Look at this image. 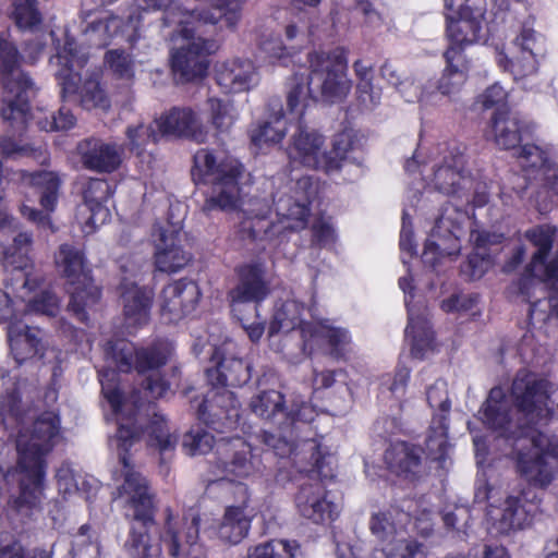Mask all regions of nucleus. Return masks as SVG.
Returning <instances> with one entry per match:
<instances>
[{"instance_id": "052dcab7", "label": "nucleus", "mask_w": 558, "mask_h": 558, "mask_svg": "<svg viewBox=\"0 0 558 558\" xmlns=\"http://www.w3.org/2000/svg\"><path fill=\"white\" fill-rule=\"evenodd\" d=\"M477 104H481L483 109H493L497 110H510L508 107V93L507 90L499 84L494 83L488 86L478 97Z\"/></svg>"}, {"instance_id": "09e8293b", "label": "nucleus", "mask_w": 558, "mask_h": 558, "mask_svg": "<svg viewBox=\"0 0 558 558\" xmlns=\"http://www.w3.org/2000/svg\"><path fill=\"white\" fill-rule=\"evenodd\" d=\"M149 445L156 447L162 456L173 452L178 444V436L170 433L163 415L154 413L147 427Z\"/></svg>"}, {"instance_id": "412c9836", "label": "nucleus", "mask_w": 558, "mask_h": 558, "mask_svg": "<svg viewBox=\"0 0 558 558\" xmlns=\"http://www.w3.org/2000/svg\"><path fill=\"white\" fill-rule=\"evenodd\" d=\"M426 399L432 409H438L434 414L426 438V448L434 460H442L448 451L447 414L450 410L446 381L438 379L426 391Z\"/></svg>"}, {"instance_id": "49530a36", "label": "nucleus", "mask_w": 558, "mask_h": 558, "mask_svg": "<svg viewBox=\"0 0 558 558\" xmlns=\"http://www.w3.org/2000/svg\"><path fill=\"white\" fill-rule=\"evenodd\" d=\"M466 147L464 144L451 140L440 149L441 159L436 166L434 174H464L466 167Z\"/></svg>"}, {"instance_id": "c756f323", "label": "nucleus", "mask_w": 558, "mask_h": 558, "mask_svg": "<svg viewBox=\"0 0 558 558\" xmlns=\"http://www.w3.org/2000/svg\"><path fill=\"white\" fill-rule=\"evenodd\" d=\"M311 186V177H301L296 181V187L304 191V197L299 198L284 195L275 202V210L283 229L298 231L303 230L307 226V218L310 216L307 190Z\"/></svg>"}, {"instance_id": "6e6d98bb", "label": "nucleus", "mask_w": 558, "mask_h": 558, "mask_svg": "<svg viewBox=\"0 0 558 558\" xmlns=\"http://www.w3.org/2000/svg\"><path fill=\"white\" fill-rule=\"evenodd\" d=\"M259 49L272 63L277 61L284 66L293 62V58L296 53L294 47H287L278 36H270L262 40Z\"/></svg>"}, {"instance_id": "e433bc0d", "label": "nucleus", "mask_w": 558, "mask_h": 558, "mask_svg": "<svg viewBox=\"0 0 558 558\" xmlns=\"http://www.w3.org/2000/svg\"><path fill=\"white\" fill-rule=\"evenodd\" d=\"M489 128L497 146L506 150L519 149L522 146V135L527 130L526 123L512 117L510 110L494 111Z\"/></svg>"}, {"instance_id": "1a4fd4ad", "label": "nucleus", "mask_w": 558, "mask_h": 558, "mask_svg": "<svg viewBox=\"0 0 558 558\" xmlns=\"http://www.w3.org/2000/svg\"><path fill=\"white\" fill-rule=\"evenodd\" d=\"M23 60L17 46L9 35L0 33V74L3 88V120L25 126L31 116V99L35 96V84L28 73L16 71Z\"/></svg>"}, {"instance_id": "2eb2a0df", "label": "nucleus", "mask_w": 558, "mask_h": 558, "mask_svg": "<svg viewBox=\"0 0 558 558\" xmlns=\"http://www.w3.org/2000/svg\"><path fill=\"white\" fill-rule=\"evenodd\" d=\"M205 24H190L197 27L193 36L186 38L189 44L172 51L170 63L172 74L178 83L187 84L206 77L210 64L209 57L216 50V43L197 34Z\"/></svg>"}, {"instance_id": "69168bd1", "label": "nucleus", "mask_w": 558, "mask_h": 558, "mask_svg": "<svg viewBox=\"0 0 558 558\" xmlns=\"http://www.w3.org/2000/svg\"><path fill=\"white\" fill-rule=\"evenodd\" d=\"M259 438L266 446L274 450L275 454L279 457H287L294 450V442L292 440L274 435L267 430L262 432Z\"/></svg>"}, {"instance_id": "603ef678", "label": "nucleus", "mask_w": 558, "mask_h": 558, "mask_svg": "<svg viewBox=\"0 0 558 558\" xmlns=\"http://www.w3.org/2000/svg\"><path fill=\"white\" fill-rule=\"evenodd\" d=\"M29 184L39 196V203L48 213L54 210L60 194L59 177H28Z\"/></svg>"}, {"instance_id": "7c9ffc66", "label": "nucleus", "mask_w": 558, "mask_h": 558, "mask_svg": "<svg viewBox=\"0 0 558 558\" xmlns=\"http://www.w3.org/2000/svg\"><path fill=\"white\" fill-rule=\"evenodd\" d=\"M300 514L314 523L332 520L337 507L327 498V492L320 483L303 485L295 498Z\"/></svg>"}, {"instance_id": "79ce46f5", "label": "nucleus", "mask_w": 558, "mask_h": 558, "mask_svg": "<svg viewBox=\"0 0 558 558\" xmlns=\"http://www.w3.org/2000/svg\"><path fill=\"white\" fill-rule=\"evenodd\" d=\"M236 177H214L211 192L205 201L203 210L210 213L215 209L232 210L240 203V187Z\"/></svg>"}, {"instance_id": "680f3d73", "label": "nucleus", "mask_w": 558, "mask_h": 558, "mask_svg": "<svg viewBox=\"0 0 558 558\" xmlns=\"http://www.w3.org/2000/svg\"><path fill=\"white\" fill-rule=\"evenodd\" d=\"M493 264L494 259L490 254L475 251L469 256L462 271L471 279H480L489 270Z\"/></svg>"}, {"instance_id": "cd10ccee", "label": "nucleus", "mask_w": 558, "mask_h": 558, "mask_svg": "<svg viewBox=\"0 0 558 558\" xmlns=\"http://www.w3.org/2000/svg\"><path fill=\"white\" fill-rule=\"evenodd\" d=\"M77 148L82 163L87 170L110 174L122 163L123 150L116 144L87 138L81 142Z\"/></svg>"}, {"instance_id": "e2e57ef3", "label": "nucleus", "mask_w": 558, "mask_h": 558, "mask_svg": "<svg viewBox=\"0 0 558 558\" xmlns=\"http://www.w3.org/2000/svg\"><path fill=\"white\" fill-rule=\"evenodd\" d=\"M538 70V62L535 54H526L525 52H518L511 68V74L514 80H522Z\"/></svg>"}, {"instance_id": "f257e3e1", "label": "nucleus", "mask_w": 558, "mask_h": 558, "mask_svg": "<svg viewBox=\"0 0 558 558\" xmlns=\"http://www.w3.org/2000/svg\"><path fill=\"white\" fill-rule=\"evenodd\" d=\"M511 396L515 415L501 387H494L481 413L483 423L498 437L511 444L517 470L530 484L545 487L553 481L558 460V436L553 439L542 430L558 410V386L522 369L517 373Z\"/></svg>"}, {"instance_id": "aec40b11", "label": "nucleus", "mask_w": 558, "mask_h": 558, "mask_svg": "<svg viewBox=\"0 0 558 558\" xmlns=\"http://www.w3.org/2000/svg\"><path fill=\"white\" fill-rule=\"evenodd\" d=\"M219 453L222 471L232 481L255 478L265 471L260 450L241 438L219 445Z\"/></svg>"}, {"instance_id": "9b49d317", "label": "nucleus", "mask_w": 558, "mask_h": 558, "mask_svg": "<svg viewBox=\"0 0 558 558\" xmlns=\"http://www.w3.org/2000/svg\"><path fill=\"white\" fill-rule=\"evenodd\" d=\"M13 298L9 292L0 293V322L8 323L11 353L16 363L22 364L36 355L43 357L44 343L39 329L23 325L21 322L23 315L36 313L27 311V301H22L23 307L17 308Z\"/></svg>"}, {"instance_id": "c9c22d12", "label": "nucleus", "mask_w": 558, "mask_h": 558, "mask_svg": "<svg viewBox=\"0 0 558 558\" xmlns=\"http://www.w3.org/2000/svg\"><path fill=\"white\" fill-rule=\"evenodd\" d=\"M126 137L129 140L130 150L136 155L138 171L143 174H146L148 171H154L156 158L151 153L146 151L145 147L150 143H158L162 137L155 122L129 126L126 129Z\"/></svg>"}, {"instance_id": "8fccbe9b", "label": "nucleus", "mask_w": 558, "mask_h": 558, "mask_svg": "<svg viewBox=\"0 0 558 558\" xmlns=\"http://www.w3.org/2000/svg\"><path fill=\"white\" fill-rule=\"evenodd\" d=\"M11 19L21 31H35L43 23L37 0H13Z\"/></svg>"}, {"instance_id": "f8f14e48", "label": "nucleus", "mask_w": 558, "mask_h": 558, "mask_svg": "<svg viewBox=\"0 0 558 558\" xmlns=\"http://www.w3.org/2000/svg\"><path fill=\"white\" fill-rule=\"evenodd\" d=\"M172 350V343L168 340H157L146 348H137L133 342L119 339L108 343L106 359L120 372L134 369L145 374L166 365Z\"/></svg>"}, {"instance_id": "423d86ee", "label": "nucleus", "mask_w": 558, "mask_h": 558, "mask_svg": "<svg viewBox=\"0 0 558 558\" xmlns=\"http://www.w3.org/2000/svg\"><path fill=\"white\" fill-rule=\"evenodd\" d=\"M348 49L336 47L329 51L315 50L308 53L310 81L304 74L294 73L288 81V92L295 82L302 80L304 95L301 97V109L306 110L310 105L317 102V97L312 95L311 85L318 82L320 96L325 101L336 102L344 99L351 90V80L348 77Z\"/></svg>"}, {"instance_id": "5701e85b", "label": "nucleus", "mask_w": 558, "mask_h": 558, "mask_svg": "<svg viewBox=\"0 0 558 558\" xmlns=\"http://www.w3.org/2000/svg\"><path fill=\"white\" fill-rule=\"evenodd\" d=\"M155 124L165 136L186 138L196 143H204L207 131L196 112L189 107H172L155 120Z\"/></svg>"}, {"instance_id": "864d4df0", "label": "nucleus", "mask_w": 558, "mask_h": 558, "mask_svg": "<svg viewBox=\"0 0 558 558\" xmlns=\"http://www.w3.org/2000/svg\"><path fill=\"white\" fill-rule=\"evenodd\" d=\"M0 155L5 158L32 157L39 163L46 165L49 161L47 149L34 148L29 145H21L12 137H3L0 140Z\"/></svg>"}, {"instance_id": "a211bd4d", "label": "nucleus", "mask_w": 558, "mask_h": 558, "mask_svg": "<svg viewBox=\"0 0 558 558\" xmlns=\"http://www.w3.org/2000/svg\"><path fill=\"white\" fill-rule=\"evenodd\" d=\"M99 376L102 393L117 416V423L119 425L117 440L120 447L128 450L141 436L140 428L135 426L133 421V416L137 410V399L135 396L126 399L121 395L120 390L113 386L114 373L112 371H101Z\"/></svg>"}, {"instance_id": "4be33fe9", "label": "nucleus", "mask_w": 558, "mask_h": 558, "mask_svg": "<svg viewBox=\"0 0 558 558\" xmlns=\"http://www.w3.org/2000/svg\"><path fill=\"white\" fill-rule=\"evenodd\" d=\"M238 284L229 292L233 310L241 303L258 304L264 301L270 292V281L267 278L266 269L260 263H248L236 270Z\"/></svg>"}, {"instance_id": "58836bf2", "label": "nucleus", "mask_w": 558, "mask_h": 558, "mask_svg": "<svg viewBox=\"0 0 558 558\" xmlns=\"http://www.w3.org/2000/svg\"><path fill=\"white\" fill-rule=\"evenodd\" d=\"M422 454L421 448L399 441L386 450L385 462L391 472L410 478L422 472Z\"/></svg>"}, {"instance_id": "c03bdc74", "label": "nucleus", "mask_w": 558, "mask_h": 558, "mask_svg": "<svg viewBox=\"0 0 558 558\" xmlns=\"http://www.w3.org/2000/svg\"><path fill=\"white\" fill-rule=\"evenodd\" d=\"M410 521V515L397 508L372 515L369 530L380 541H387L402 531Z\"/></svg>"}, {"instance_id": "338daca9", "label": "nucleus", "mask_w": 558, "mask_h": 558, "mask_svg": "<svg viewBox=\"0 0 558 558\" xmlns=\"http://www.w3.org/2000/svg\"><path fill=\"white\" fill-rule=\"evenodd\" d=\"M0 558H51V551L44 549L27 550L21 544L13 543L0 549Z\"/></svg>"}, {"instance_id": "de8ad7c7", "label": "nucleus", "mask_w": 558, "mask_h": 558, "mask_svg": "<svg viewBox=\"0 0 558 558\" xmlns=\"http://www.w3.org/2000/svg\"><path fill=\"white\" fill-rule=\"evenodd\" d=\"M287 132V122L282 109L270 121H264L250 131V138L254 146L280 143Z\"/></svg>"}, {"instance_id": "a19ab883", "label": "nucleus", "mask_w": 558, "mask_h": 558, "mask_svg": "<svg viewBox=\"0 0 558 558\" xmlns=\"http://www.w3.org/2000/svg\"><path fill=\"white\" fill-rule=\"evenodd\" d=\"M519 163L525 172L558 174V162L551 146L524 144L518 149Z\"/></svg>"}, {"instance_id": "3c124183", "label": "nucleus", "mask_w": 558, "mask_h": 558, "mask_svg": "<svg viewBox=\"0 0 558 558\" xmlns=\"http://www.w3.org/2000/svg\"><path fill=\"white\" fill-rule=\"evenodd\" d=\"M298 549L295 542L271 539L248 548L246 558H294Z\"/></svg>"}, {"instance_id": "5fc2aeb1", "label": "nucleus", "mask_w": 558, "mask_h": 558, "mask_svg": "<svg viewBox=\"0 0 558 558\" xmlns=\"http://www.w3.org/2000/svg\"><path fill=\"white\" fill-rule=\"evenodd\" d=\"M207 105L210 112V123L215 130L219 133L228 132L235 121L232 102L209 97Z\"/></svg>"}, {"instance_id": "4d7b16f0", "label": "nucleus", "mask_w": 558, "mask_h": 558, "mask_svg": "<svg viewBox=\"0 0 558 558\" xmlns=\"http://www.w3.org/2000/svg\"><path fill=\"white\" fill-rule=\"evenodd\" d=\"M214 444V436L207 430L198 428L183 436L182 449L189 456L206 454L213 449Z\"/></svg>"}, {"instance_id": "72a5a7b5", "label": "nucleus", "mask_w": 558, "mask_h": 558, "mask_svg": "<svg viewBox=\"0 0 558 558\" xmlns=\"http://www.w3.org/2000/svg\"><path fill=\"white\" fill-rule=\"evenodd\" d=\"M254 74L251 60L235 58L217 65L215 80L225 93H241L250 89Z\"/></svg>"}, {"instance_id": "0eeeda50", "label": "nucleus", "mask_w": 558, "mask_h": 558, "mask_svg": "<svg viewBox=\"0 0 558 558\" xmlns=\"http://www.w3.org/2000/svg\"><path fill=\"white\" fill-rule=\"evenodd\" d=\"M557 228L551 225H541L529 229L525 239L535 247L531 262L525 267V277L519 282L520 294L530 303L529 314L532 318L545 320L548 318L543 305L551 306L553 300L533 301L531 289L535 290L542 283H549L558 292V253L547 262L557 236Z\"/></svg>"}, {"instance_id": "4468645a", "label": "nucleus", "mask_w": 558, "mask_h": 558, "mask_svg": "<svg viewBox=\"0 0 558 558\" xmlns=\"http://www.w3.org/2000/svg\"><path fill=\"white\" fill-rule=\"evenodd\" d=\"M211 8H196L186 10L174 7L166 11V25H178V34L182 38H189L197 31V27H189L190 24L217 25L225 23L229 28H234L242 15L243 0H211Z\"/></svg>"}, {"instance_id": "0e129e2a", "label": "nucleus", "mask_w": 558, "mask_h": 558, "mask_svg": "<svg viewBox=\"0 0 558 558\" xmlns=\"http://www.w3.org/2000/svg\"><path fill=\"white\" fill-rule=\"evenodd\" d=\"M381 98V89L377 88L373 82H357L356 99L365 109L375 108Z\"/></svg>"}, {"instance_id": "ddd939ff", "label": "nucleus", "mask_w": 558, "mask_h": 558, "mask_svg": "<svg viewBox=\"0 0 558 558\" xmlns=\"http://www.w3.org/2000/svg\"><path fill=\"white\" fill-rule=\"evenodd\" d=\"M446 36L449 41L444 52L446 66L438 80L437 89L441 95L450 96L458 93L466 82L469 61L464 50L480 38L481 33L472 34L471 28L461 27L457 23H447Z\"/></svg>"}, {"instance_id": "f3484780", "label": "nucleus", "mask_w": 558, "mask_h": 558, "mask_svg": "<svg viewBox=\"0 0 558 558\" xmlns=\"http://www.w3.org/2000/svg\"><path fill=\"white\" fill-rule=\"evenodd\" d=\"M201 517L197 510L189 509L182 518L171 508L165 509V521L159 532L160 547L173 558L194 554L193 546H202L199 539Z\"/></svg>"}, {"instance_id": "bf43d9fd", "label": "nucleus", "mask_w": 558, "mask_h": 558, "mask_svg": "<svg viewBox=\"0 0 558 558\" xmlns=\"http://www.w3.org/2000/svg\"><path fill=\"white\" fill-rule=\"evenodd\" d=\"M37 123L46 132L68 131L75 125L76 118L69 108L62 106L50 117L39 119Z\"/></svg>"}, {"instance_id": "4c0bfd02", "label": "nucleus", "mask_w": 558, "mask_h": 558, "mask_svg": "<svg viewBox=\"0 0 558 558\" xmlns=\"http://www.w3.org/2000/svg\"><path fill=\"white\" fill-rule=\"evenodd\" d=\"M445 9L453 14H446L447 23H457L471 28L472 34L481 33L487 12V0H445Z\"/></svg>"}, {"instance_id": "a878e982", "label": "nucleus", "mask_w": 558, "mask_h": 558, "mask_svg": "<svg viewBox=\"0 0 558 558\" xmlns=\"http://www.w3.org/2000/svg\"><path fill=\"white\" fill-rule=\"evenodd\" d=\"M154 259L157 270L172 274L189 264L191 256L182 248L178 230L158 227L154 232Z\"/></svg>"}, {"instance_id": "bb28decb", "label": "nucleus", "mask_w": 558, "mask_h": 558, "mask_svg": "<svg viewBox=\"0 0 558 558\" xmlns=\"http://www.w3.org/2000/svg\"><path fill=\"white\" fill-rule=\"evenodd\" d=\"M198 415L206 424L231 428L240 417L239 402L232 391L213 389L199 405Z\"/></svg>"}, {"instance_id": "393cba45", "label": "nucleus", "mask_w": 558, "mask_h": 558, "mask_svg": "<svg viewBox=\"0 0 558 558\" xmlns=\"http://www.w3.org/2000/svg\"><path fill=\"white\" fill-rule=\"evenodd\" d=\"M250 407L253 413L266 421L283 418L284 428L292 426L296 421H308L312 413V409L306 404H302L298 411H287L284 398L277 390L260 391L252 398Z\"/></svg>"}, {"instance_id": "9d476101", "label": "nucleus", "mask_w": 558, "mask_h": 558, "mask_svg": "<svg viewBox=\"0 0 558 558\" xmlns=\"http://www.w3.org/2000/svg\"><path fill=\"white\" fill-rule=\"evenodd\" d=\"M56 264L70 286L69 311L78 320L87 322V312L98 303L100 290L89 275L83 253L69 244H63L56 256Z\"/></svg>"}, {"instance_id": "c85d7f7f", "label": "nucleus", "mask_w": 558, "mask_h": 558, "mask_svg": "<svg viewBox=\"0 0 558 558\" xmlns=\"http://www.w3.org/2000/svg\"><path fill=\"white\" fill-rule=\"evenodd\" d=\"M526 494L508 496L500 507H490L488 517L495 529L500 533L521 530L531 523L533 505H525Z\"/></svg>"}, {"instance_id": "6ab92c4d", "label": "nucleus", "mask_w": 558, "mask_h": 558, "mask_svg": "<svg viewBox=\"0 0 558 558\" xmlns=\"http://www.w3.org/2000/svg\"><path fill=\"white\" fill-rule=\"evenodd\" d=\"M117 182L111 177H90L83 192L84 203L78 206L76 219L85 233H92L110 217L105 203L112 196Z\"/></svg>"}, {"instance_id": "dca6fc26", "label": "nucleus", "mask_w": 558, "mask_h": 558, "mask_svg": "<svg viewBox=\"0 0 558 558\" xmlns=\"http://www.w3.org/2000/svg\"><path fill=\"white\" fill-rule=\"evenodd\" d=\"M75 53L68 49L66 45L58 58L64 59V66L59 70L56 77L61 86V98L63 101H78L82 108L92 110L109 106V100L98 80L85 78L82 82L81 74L73 70V58Z\"/></svg>"}, {"instance_id": "13d9d810", "label": "nucleus", "mask_w": 558, "mask_h": 558, "mask_svg": "<svg viewBox=\"0 0 558 558\" xmlns=\"http://www.w3.org/2000/svg\"><path fill=\"white\" fill-rule=\"evenodd\" d=\"M105 62L118 78H132L134 76L133 61L123 50H109L105 54Z\"/></svg>"}, {"instance_id": "f03ea898", "label": "nucleus", "mask_w": 558, "mask_h": 558, "mask_svg": "<svg viewBox=\"0 0 558 558\" xmlns=\"http://www.w3.org/2000/svg\"><path fill=\"white\" fill-rule=\"evenodd\" d=\"M24 425L20 397L15 391L0 398V426L13 428ZM60 421L53 412H45L29 426H22L16 436L17 462L10 475L19 482V497L14 508L22 511L40 505L44 497L46 457L59 437Z\"/></svg>"}, {"instance_id": "39448f33", "label": "nucleus", "mask_w": 558, "mask_h": 558, "mask_svg": "<svg viewBox=\"0 0 558 558\" xmlns=\"http://www.w3.org/2000/svg\"><path fill=\"white\" fill-rule=\"evenodd\" d=\"M120 461L123 483L119 486L118 493L125 507L132 510L133 518L125 549L134 558H159L160 542L153 543L149 536V530L155 524L154 495L146 478L134 470L124 454L120 456Z\"/></svg>"}, {"instance_id": "774afa93", "label": "nucleus", "mask_w": 558, "mask_h": 558, "mask_svg": "<svg viewBox=\"0 0 558 558\" xmlns=\"http://www.w3.org/2000/svg\"><path fill=\"white\" fill-rule=\"evenodd\" d=\"M514 47L518 49V52H525L526 54H535L536 56V46H537V34L536 32L527 26H523L521 28L520 34L513 40Z\"/></svg>"}, {"instance_id": "473e14b6", "label": "nucleus", "mask_w": 558, "mask_h": 558, "mask_svg": "<svg viewBox=\"0 0 558 558\" xmlns=\"http://www.w3.org/2000/svg\"><path fill=\"white\" fill-rule=\"evenodd\" d=\"M83 22L86 24L83 35L90 46L96 48H106L112 41L121 21L110 11H85L81 13Z\"/></svg>"}, {"instance_id": "b1692460", "label": "nucleus", "mask_w": 558, "mask_h": 558, "mask_svg": "<svg viewBox=\"0 0 558 558\" xmlns=\"http://www.w3.org/2000/svg\"><path fill=\"white\" fill-rule=\"evenodd\" d=\"M199 296V288L194 281H174L162 289L161 314L168 322H178L195 310Z\"/></svg>"}, {"instance_id": "a18cd8bd", "label": "nucleus", "mask_w": 558, "mask_h": 558, "mask_svg": "<svg viewBox=\"0 0 558 558\" xmlns=\"http://www.w3.org/2000/svg\"><path fill=\"white\" fill-rule=\"evenodd\" d=\"M248 529L250 519L244 512V507L232 506L226 509L218 534L222 541L238 544L246 536Z\"/></svg>"}, {"instance_id": "37998d69", "label": "nucleus", "mask_w": 558, "mask_h": 558, "mask_svg": "<svg viewBox=\"0 0 558 558\" xmlns=\"http://www.w3.org/2000/svg\"><path fill=\"white\" fill-rule=\"evenodd\" d=\"M207 378L214 386L238 387L251 378V365L233 356L223 357L216 368L206 371Z\"/></svg>"}, {"instance_id": "7ed1b4c3", "label": "nucleus", "mask_w": 558, "mask_h": 558, "mask_svg": "<svg viewBox=\"0 0 558 558\" xmlns=\"http://www.w3.org/2000/svg\"><path fill=\"white\" fill-rule=\"evenodd\" d=\"M304 95L302 80L295 82L287 93L288 113L298 121V133L293 136V143L289 148V156L293 161L316 171L329 174L339 171L353 150L355 136L351 131L337 133L331 143L330 150H322L325 137L316 131H307L304 121L305 110L301 109V97Z\"/></svg>"}, {"instance_id": "ea45409f", "label": "nucleus", "mask_w": 558, "mask_h": 558, "mask_svg": "<svg viewBox=\"0 0 558 558\" xmlns=\"http://www.w3.org/2000/svg\"><path fill=\"white\" fill-rule=\"evenodd\" d=\"M408 306L409 324L405 328V337L411 341V352L415 357L422 359L428 350H433L434 333L427 320V314L424 310L421 312L415 306L410 305L405 298Z\"/></svg>"}, {"instance_id": "6e6552de", "label": "nucleus", "mask_w": 558, "mask_h": 558, "mask_svg": "<svg viewBox=\"0 0 558 558\" xmlns=\"http://www.w3.org/2000/svg\"><path fill=\"white\" fill-rule=\"evenodd\" d=\"M302 312L303 306L298 301L283 302L275 311L269 335L288 332L300 326L304 349L308 353L323 350L335 357L342 356L351 341L348 330L333 326L329 320L301 324Z\"/></svg>"}, {"instance_id": "2f4dec72", "label": "nucleus", "mask_w": 558, "mask_h": 558, "mask_svg": "<svg viewBox=\"0 0 558 558\" xmlns=\"http://www.w3.org/2000/svg\"><path fill=\"white\" fill-rule=\"evenodd\" d=\"M244 166L227 150L199 148L193 155L191 174H243Z\"/></svg>"}, {"instance_id": "f704fd0d", "label": "nucleus", "mask_w": 558, "mask_h": 558, "mask_svg": "<svg viewBox=\"0 0 558 558\" xmlns=\"http://www.w3.org/2000/svg\"><path fill=\"white\" fill-rule=\"evenodd\" d=\"M122 300L125 323L128 327H140L149 320L153 292L141 288L134 282H123Z\"/></svg>"}, {"instance_id": "20e7f679", "label": "nucleus", "mask_w": 558, "mask_h": 558, "mask_svg": "<svg viewBox=\"0 0 558 558\" xmlns=\"http://www.w3.org/2000/svg\"><path fill=\"white\" fill-rule=\"evenodd\" d=\"M32 235L20 232L13 243L3 246V267L9 272L5 291L20 301H27V311L56 316L60 310L59 299L48 290H40L43 275L28 260Z\"/></svg>"}]
</instances>
